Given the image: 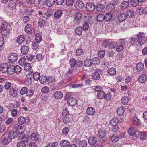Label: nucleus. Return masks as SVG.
Here are the masks:
<instances>
[{
    "label": "nucleus",
    "mask_w": 147,
    "mask_h": 147,
    "mask_svg": "<svg viewBox=\"0 0 147 147\" xmlns=\"http://www.w3.org/2000/svg\"><path fill=\"white\" fill-rule=\"evenodd\" d=\"M55 0H47L46 2V5L48 7L53 5L55 3Z\"/></svg>",
    "instance_id": "603ef678"
},
{
    "label": "nucleus",
    "mask_w": 147,
    "mask_h": 147,
    "mask_svg": "<svg viewBox=\"0 0 147 147\" xmlns=\"http://www.w3.org/2000/svg\"><path fill=\"white\" fill-rule=\"evenodd\" d=\"M24 68L26 71H28L30 70L31 69V64L29 63H27L24 65Z\"/></svg>",
    "instance_id": "13d9d810"
},
{
    "label": "nucleus",
    "mask_w": 147,
    "mask_h": 147,
    "mask_svg": "<svg viewBox=\"0 0 147 147\" xmlns=\"http://www.w3.org/2000/svg\"><path fill=\"white\" fill-rule=\"evenodd\" d=\"M121 102L124 105H127L129 101V99L126 96H123L121 99Z\"/></svg>",
    "instance_id": "37998d69"
},
{
    "label": "nucleus",
    "mask_w": 147,
    "mask_h": 147,
    "mask_svg": "<svg viewBox=\"0 0 147 147\" xmlns=\"http://www.w3.org/2000/svg\"><path fill=\"white\" fill-rule=\"evenodd\" d=\"M18 121L20 125H23L26 122V119L24 117L21 116L18 118Z\"/></svg>",
    "instance_id": "f704fd0d"
},
{
    "label": "nucleus",
    "mask_w": 147,
    "mask_h": 147,
    "mask_svg": "<svg viewBox=\"0 0 147 147\" xmlns=\"http://www.w3.org/2000/svg\"><path fill=\"white\" fill-rule=\"evenodd\" d=\"M100 70L99 69L97 70L92 75V77L94 80H98L100 78V75L99 72Z\"/></svg>",
    "instance_id": "5701e85b"
},
{
    "label": "nucleus",
    "mask_w": 147,
    "mask_h": 147,
    "mask_svg": "<svg viewBox=\"0 0 147 147\" xmlns=\"http://www.w3.org/2000/svg\"><path fill=\"white\" fill-rule=\"evenodd\" d=\"M147 80V76L144 74L141 75L139 77L138 81L140 82L144 83Z\"/></svg>",
    "instance_id": "ddd939ff"
},
{
    "label": "nucleus",
    "mask_w": 147,
    "mask_h": 147,
    "mask_svg": "<svg viewBox=\"0 0 147 147\" xmlns=\"http://www.w3.org/2000/svg\"><path fill=\"white\" fill-rule=\"evenodd\" d=\"M107 133L105 131L101 130L98 131L97 134V136L99 138V141L101 143L100 145L102 146L105 143L104 142L105 140Z\"/></svg>",
    "instance_id": "20e7f679"
},
{
    "label": "nucleus",
    "mask_w": 147,
    "mask_h": 147,
    "mask_svg": "<svg viewBox=\"0 0 147 147\" xmlns=\"http://www.w3.org/2000/svg\"><path fill=\"white\" fill-rule=\"evenodd\" d=\"M131 121L133 124L136 126L139 125L140 123L139 119L136 117H134L131 119Z\"/></svg>",
    "instance_id": "c85d7f7f"
},
{
    "label": "nucleus",
    "mask_w": 147,
    "mask_h": 147,
    "mask_svg": "<svg viewBox=\"0 0 147 147\" xmlns=\"http://www.w3.org/2000/svg\"><path fill=\"white\" fill-rule=\"evenodd\" d=\"M18 56L17 54L15 53H11L9 56V60L10 62L13 63L17 61Z\"/></svg>",
    "instance_id": "423d86ee"
},
{
    "label": "nucleus",
    "mask_w": 147,
    "mask_h": 147,
    "mask_svg": "<svg viewBox=\"0 0 147 147\" xmlns=\"http://www.w3.org/2000/svg\"><path fill=\"white\" fill-rule=\"evenodd\" d=\"M126 15L128 18H131L134 16V12L131 10H129L127 12Z\"/></svg>",
    "instance_id": "c03bdc74"
},
{
    "label": "nucleus",
    "mask_w": 147,
    "mask_h": 147,
    "mask_svg": "<svg viewBox=\"0 0 147 147\" xmlns=\"http://www.w3.org/2000/svg\"><path fill=\"white\" fill-rule=\"evenodd\" d=\"M95 6L94 3H88L86 4V7L88 11L92 12L95 9Z\"/></svg>",
    "instance_id": "0eeeda50"
},
{
    "label": "nucleus",
    "mask_w": 147,
    "mask_h": 147,
    "mask_svg": "<svg viewBox=\"0 0 147 147\" xmlns=\"http://www.w3.org/2000/svg\"><path fill=\"white\" fill-rule=\"evenodd\" d=\"M22 126L19 125L18 124H16L13 126V128L15 129L19 133L18 135L22 136L23 135V133L22 131Z\"/></svg>",
    "instance_id": "6e6552de"
},
{
    "label": "nucleus",
    "mask_w": 147,
    "mask_h": 147,
    "mask_svg": "<svg viewBox=\"0 0 147 147\" xmlns=\"http://www.w3.org/2000/svg\"><path fill=\"white\" fill-rule=\"evenodd\" d=\"M112 142H115L119 140V137L117 135H113L111 137Z\"/></svg>",
    "instance_id": "09e8293b"
},
{
    "label": "nucleus",
    "mask_w": 147,
    "mask_h": 147,
    "mask_svg": "<svg viewBox=\"0 0 147 147\" xmlns=\"http://www.w3.org/2000/svg\"><path fill=\"white\" fill-rule=\"evenodd\" d=\"M112 15L110 13H108L104 15L105 20L106 21H110Z\"/></svg>",
    "instance_id": "79ce46f5"
},
{
    "label": "nucleus",
    "mask_w": 147,
    "mask_h": 147,
    "mask_svg": "<svg viewBox=\"0 0 147 147\" xmlns=\"http://www.w3.org/2000/svg\"><path fill=\"white\" fill-rule=\"evenodd\" d=\"M124 108L123 107H121L117 109V113L118 115H121L124 113Z\"/></svg>",
    "instance_id": "c9c22d12"
},
{
    "label": "nucleus",
    "mask_w": 147,
    "mask_h": 147,
    "mask_svg": "<svg viewBox=\"0 0 147 147\" xmlns=\"http://www.w3.org/2000/svg\"><path fill=\"white\" fill-rule=\"evenodd\" d=\"M116 44L117 43L115 42L114 41H112L110 40V42L109 45V49L114 48L116 45Z\"/></svg>",
    "instance_id": "4d7b16f0"
},
{
    "label": "nucleus",
    "mask_w": 147,
    "mask_h": 147,
    "mask_svg": "<svg viewBox=\"0 0 147 147\" xmlns=\"http://www.w3.org/2000/svg\"><path fill=\"white\" fill-rule=\"evenodd\" d=\"M63 96V94L60 91H57L55 92L53 94L54 98L56 99H59L61 98Z\"/></svg>",
    "instance_id": "a211bd4d"
},
{
    "label": "nucleus",
    "mask_w": 147,
    "mask_h": 147,
    "mask_svg": "<svg viewBox=\"0 0 147 147\" xmlns=\"http://www.w3.org/2000/svg\"><path fill=\"white\" fill-rule=\"evenodd\" d=\"M119 120L116 118H114L111 119L110 121V123L111 125L113 126H116L118 124Z\"/></svg>",
    "instance_id": "4be33fe9"
},
{
    "label": "nucleus",
    "mask_w": 147,
    "mask_h": 147,
    "mask_svg": "<svg viewBox=\"0 0 147 147\" xmlns=\"http://www.w3.org/2000/svg\"><path fill=\"white\" fill-rule=\"evenodd\" d=\"M93 64L95 65H99L100 62V59L98 57H94L92 59Z\"/></svg>",
    "instance_id": "e433bc0d"
},
{
    "label": "nucleus",
    "mask_w": 147,
    "mask_h": 147,
    "mask_svg": "<svg viewBox=\"0 0 147 147\" xmlns=\"http://www.w3.org/2000/svg\"><path fill=\"white\" fill-rule=\"evenodd\" d=\"M123 46L122 45H118L116 47V50L118 52H121L123 50Z\"/></svg>",
    "instance_id": "774afa93"
},
{
    "label": "nucleus",
    "mask_w": 147,
    "mask_h": 147,
    "mask_svg": "<svg viewBox=\"0 0 147 147\" xmlns=\"http://www.w3.org/2000/svg\"><path fill=\"white\" fill-rule=\"evenodd\" d=\"M92 64V61L89 59H86L84 62V65L86 67H90Z\"/></svg>",
    "instance_id": "2f4dec72"
},
{
    "label": "nucleus",
    "mask_w": 147,
    "mask_h": 147,
    "mask_svg": "<svg viewBox=\"0 0 147 147\" xmlns=\"http://www.w3.org/2000/svg\"><path fill=\"white\" fill-rule=\"evenodd\" d=\"M60 145L61 147H69L70 142L67 140H63L60 142Z\"/></svg>",
    "instance_id": "f8f14e48"
},
{
    "label": "nucleus",
    "mask_w": 147,
    "mask_h": 147,
    "mask_svg": "<svg viewBox=\"0 0 147 147\" xmlns=\"http://www.w3.org/2000/svg\"><path fill=\"white\" fill-rule=\"evenodd\" d=\"M68 104L70 106H74L77 103L76 100L74 97L69 98L68 100Z\"/></svg>",
    "instance_id": "9b49d317"
},
{
    "label": "nucleus",
    "mask_w": 147,
    "mask_h": 147,
    "mask_svg": "<svg viewBox=\"0 0 147 147\" xmlns=\"http://www.w3.org/2000/svg\"><path fill=\"white\" fill-rule=\"evenodd\" d=\"M136 131L135 129L132 127L130 128L128 130V133L131 136H134L133 139L136 140L137 138V135L136 134Z\"/></svg>",
    "instance_id": "9d476101"
},
{
    "label": "nucleus",
    "mask_w": 147,
    "mask_h": 147,
    "mask_svg": "<svg viewBox=\"0 0 147 147\" xmlns=\"http://www.w3.org/2000/svg\"><path fill=\"white\" fill-rule=\"evenodd\" d=\"M84 4L82 1H78L75 4V6L78 9H81L83 7Z\"/></svg>",
    "instance_id": "b1692460"
},
{
    "label": "nucleus",
    "mask_w": 147,
    "mask_h": 147,
    "mask_svg": "<svg viewBox=\"0 0 147 147\" xmlns=\"http://www.w3.org/2000/svg\"><path fill=\"white\" fill-rule=\"evenodd\" d=\"M83 53V50L81 49H78L76 51V54L78 56L81 55Z\"/></svg>",
    "instance_id": "0e129e2a"
},
{
    "label": "nucleus",
    "mask_w": 147,
    "mask_h": 147,
    "mask_svg": "<svg viewBox=\"0 0 147 147\" xmlns=\"http://www.w3.org/2000/svg\"><path fill=\"white\" fill-rule=\"evenodd\" d=\"M34 93V91L32 90H28L27 89V92L26 93V95L30 97L32 96Z\"/></svg>",
    "instance_id": "680f3d73"
},
{
    "label": "nucleus",
    "mask_w": 147,
    "mask_h": 147,
    "mask_svg": "<svg viewBox=\"0 0 147 147\" xmlns=\"http://www.w3.org/2000/svg\"><path fill=\"white\" fill-rule=\"evenodd\" d=\"M21 68L20 66L19 65H16L15 67L14 73H18L21 71Z\"/></svg>",
    "instance_id": "338daca9"
},
{
    "label": "nucleus",
    "mask_w": 147,
    "mask_h": 147,
    "mask_svg": "<svg viewBox=\"0 0 147 147\" xmlns=\"http://www.w3.org/2000/svg\"><path fill=\"white\" fill-rule=\"evenodd\" d=\"M49 91V89L47 86H45L41 89V92L43 93H48Z\"/></svg>",
    "instance_id": "69168bd1"
},
{
    "label": "nucleus",
    "mask_w": 147,
    "mask_h": 147,
    "mask_svg": "<svg viewBox=\"0 0 147 147\" xmlns=\"http://www.w3.org/2000/svg\"><path fill=\"white\" fill-rule=\"evenodd\" d=\"M140 3L138 0H132L131 2V5L133 7H136Z\"/></svg>",
    "instance_id": "052dcab7"
},
{
    "label": "nucleus",
    "mask_w": 147,
    "mask_h": 147,
    "mask_svg": "<svg viewBox=\"0 0 147 147\" xmlns=\"http://www.w3.org/2000/svg\"><path fill=\"white\" fill-rule=\"evenodd\" d=\"M129 3L128 1H125L122 2L121 5L120 7L122 9H125L129 7Z\"/></svg>",
    "instance_id": "4468645a"
},
{
    "label": "nucleus",
    "mask_w": 147,
    "mask_h": 147,
    "mask_svg": "<svg viewBox=\"0 0 147 147\" xmlns=\"http://www.w3.org/2000/svg\"><path fill=\"white\" fill-rule=\"evenodd\" d=\"M140 138L142 140H144L146 139H147V135L143 133H140Z\"/></svg>",
    "instance_id": "e2e57ef3"
},
{
    "label": "nucleus",
    "mask_w": 147,
    "mask_h": 147,
    "mask_svg": "<svg viewBox=\"0 0 147 147\" xmlns=\"http://www.w3.org/2000/svg\"><path fill=\"white\" fill-rule=\"evenodd\" d=\"M115 7V5L114 3H110L108 4L106 6V8L110 11H111L114 10Z\"/></svg>",
    "instance_id": "aec40b11"
},
{
    "label": "nucleus",
    "mask_w": 147,
    "mask_h": 147,
    "mask_svg": "<svg viewBox=\"0 0 147 147\" xmlns=\"http://www.w3.org/2000/svg\"><path fill=\"white\" fill-rule=\"evenodd\" d=\"M62 13L63 12L61 10H57L54 13V18L56 19H58L61 16Z\"/></svg>",
    "instance_id": "393cba45"
},
{
    "label": "nucleus",
    "mask_w": 147,
    "mask_h": 147,
    "mask_svg": "<svg viewBox=\"0 0 147 147\" xmlns=\"http://www.w3.org/2000/svg\"><path fill=\"white\" fill-rule=\"evenodd\" d=\"M45 23L46 22L44 20L40 18L39 19L38 24V26L42 27L44 26Z\"/></svg>",
    "instance_id": "a18cd8bd"
},
{
    "label": "nucleus",
    "mask_w": 147,
    "mask_h": 147,
    "mask_svg": "<svg viewBox=\"0 0 147 147\" xmlns=\"http://www.w3.org/2000/svg\"><path fill=\"white\" fill-rule=\"evenodd\" d=\"M97 138L95 137H90L88 139V142L91 145L95 144L97 142Z\"/></svg>",
    "instance_id": "dca6fc26"
},
{
    "label": "nucleus",
    "mask_w": 147,
    "mask_h": 147,
    "mask_svg": "<svg viewBox=\"0 0 147 147\" xmlns=\"http://www.w3.org/2000/svg\"><path fill=\"white\" fill-rule=\"evenodd\" d=\"M127 16L126 15L123 13H120L118 16V19L119 21H123L126 18Z\"/></svg>",
    "instance_id": "4c0bfd02"
},
{
    "label": "nucleus",
    "mask_w": 147,
    "mask_h": 147,
    "mask_svg": "<svg viewBox=\"0 0 147 147\" xmlns=\"http://www.w3.org/2000/svg\"><path fill=\"white\" fill-rule=\"evenodd\" d=\"M25 31L28 33H30L32 31V26L30 24L27 25L25 27Z\"/></svg>",
    "instance_id": "a878e982"
},
{
    "label": "nucleus",
    "mask_w": 147,
    "mask_h": 147,
    "mask_svg": "<svg viewBox=\"0 0 147 147\" xmlns=\"http://www.w3.org/2000/svg\"><path fill=\"white\" fill-rule=\"evenodd\" d=\"M144 68L143 63H139L136 64V70L140 71H142Z\"/></svg>",
    "instance_id": "bb28decb"
},
{
    "label": "nucleus",
    "mask_w": 147,
    "mask_h": 147,
    "mask_svg": "<svg viewBox=\"0 0 147 147\" xmlns=\"http://www.w3.org/2000/svg\"><path fill=\"white\" fill-rule=\"evenodd\" d=\"M9 3V8L11 9H13L16 8V3L13 0H10Z\"/></svg>",
    "instance_id": "58836bf2"
},
{
    "label": "nucleus",
    "mask_w": 147,
    "mask_h": 147,
    "mask_svg": "<svg viewBox=\"0 0 147 147\" xmlns=\"http://www.w3.org/2000/svg\"><path fill=\"white\" fill-rule=\"evenodd\" d=\"M107 73L110 75H114L116 73L115 69L113 67L110 68L107 70Z\"/></svg>",
    "instance_id": "c756f323"
},
{
    "label": "nucleus",
    "mask_w": 147,
    "mask_h": 147,
    "mask_svg": "<svg viewBox=\"0 0 147 147\" xmlns=\"http://www.w3.org/2000/svg\"><path fill=\"white\" fill-rule=\"evenodd\" d=\"M105 7V6L104 5L99 3L96 5V9L97 11L101 12L103 11Z\"/></svg>",
    "instance_id": "412c9836"
},
{
    "label": "nucleus",
    "mask_w": 147,
    "mask_h": 147,
    "mask_svg": "<svg viewBox=\"0 0 147 147\" xmlns=\"http://www.w3.org/2000/svg\"><path fill=\"white\" fill-rule=\"evenodd\" d=\"M14 69L15 67L13 65H10L9 66H8L7 71L9 74H13L14 73Z\"/></svg>",
    "instance_id": "6ab92c4d"
},
{
    "label": "nucleus",
    "mask_w": 147,
    "mask_h": 147,
    "mask_svg": "<svg viewBox=\"0 0 147 147\" xmlns=\"http://www.w3.org/2000/svg\"><path fill=\"white\" fill-rule=\"evenodd\" d=\"M26 58L24 57L21 58L19 61V63L21 65H23L26 64Z\"/></svg>",
    "instance_id": "3c124183"
},
{
    "label": "nucleus",
    "mask_w": 147,
    "mask_h": 147,
    "mask_svg": "<svg viewBox=\"0 0 147 147\" xmlns=\"http://www.w3.org/2000/svg\"><path fill=\"white\" fill-rule=\"evenodd\" d=\"M74 17V19L73 21V24L74 26H78L80 23L82 15L80 13L78 12L75 13Z\"/></svg>",
    "instance_id": "39448f33"
},
{
    "label": "nucleus",
    "mask_w": 147,
    "mask_h": 147,
    "mask_svg": "<svg viewBox=\"0 0 147 147\" xmlns=\"http://www.w3.org/2000/svg\"><path fill=\"white\" fill-rule=\"evenodd\" d=\"M144 35L143 33H139L135 38L131 39V44L133 45L138 42L139 44L142 45L144 42Z\"/></svg>",
    "instance_id": "f257e3e1"
},
{
    "label": "nucleus",
    "mask_w": 147,
    "mask_h": 147,
    "mask_svg": "<svg viewBox=\"0 0 147 147\" xmlns=\"http://www.w3.org/2000/svg\"><path fill=\"white\" fill-rule=\"evenodd\" d=\"M1 29H5L9 28V26L8 24L5 22H1Z\"/></svg>",
    "instance_id": "bf43d9fd"
},
{
    "label": "nucleus",
    "mask_w": 147,
    "mask_h": 147,
    "mask_svg": "<svg viewBox=\"0 0 147 147\" xmlns=\"http://www.w3.org/2000/svg\"><path fill=\"white\" fill-rule=\"evenodd\" d=\"M31 139L33 140H37L39 138V136L36 133H33L31 135Z\"/></svg>",
    "instance_id": "6e6d98bb"
},
{
    "label": "nucleus",
    "mask_w": 147,
    "mask_h": 147,
    "mask_svg": "<svg viewBox=\"0 0 147 147\" xmlns=\"http://www.w3.org/2000/svg\"><path fill=\"white\" fill-rule=\"evenodd\" d=\"M104 19V15L102 14H99L97 16V20L98 22H100L103 21Z\"/></svg>",
    "instance_id": "a19ab883"
},
{
    "label": "nucleus",
    "mask_w": 147,
    "mask_h": 147,
    "mask_svg": "<svg viewBox=\"0 0 147 147\" xmlns=\"http://www.w3.org/2000/svg\"><path fill=\"white\" fill-rule=\"evenodd\" d=\"M9 95L12 96H15L17 94V92L13 89H11L9 91Z\"/></svg>",
    "instance_id": "864d4df0"
},
{
    "label": "nucleus",
    "mask_w": 147,
    "mask_h": 147,
    "mask_svg": "<svg viewBox=\"0 0 147 147\" xmlns=\"http://www.w3.org/2000/svg\"><path fill=\"white\" fill-rule=\"evenodd\" d=\"M8 65L6 63L0 64V72L2 73H5L7 71Z\"/></svg>",
    "instance_id": "1a4fd4ad"
},
{
    "label": "nucleus",
    "mask_w": 147,
    "mask_h": 147,
    "mask_svg": "<svg viewBox=\"0 0 147 147\" xmlns=\"http://www.w3.org/2000/svg\"><path fill=\"white\" fill-rule=\"evenodd\" d=\"M82 28L81 27H78L75 29V34L77 35H80L82 34Z\"/></svg>",
    "instance_id": "473e14b6"
},
{
    "label": "nucleus",
    "mask_w": 147,
    "mask_h": 147,
    "mask_svg": "<svg viewBox=\"0 0 147 147\" xmlns=\"http://www.w3.org/2000/svg\"><path fill=\"white\" fill-rule=\"evenodd\" d=\"M40 73L38 72H35L33 74V78L36 81L38 80L40 78Z\"/></svg>",
    "instance_id": "de8ad7c7"
},
{
    "label": "nucleus",
    "mask_w": 147,
    "mask_h": 147,
    "mask_svg": "<svg viewBox=\"0 0 147 147\" xmlns=\"http://www.w3.org/2000/svg\"><path fill=\"white\" fill-rule=\"evenodd\" d=\"M87 145V143L85 140L80 141L79 142V145L80 147H86Z\"/></svg>",
    "instance_id": "49530a36"
},
{
    "label": "nucleus",
    "mask_w": 147,
    "mask_h": 147,
    "mask_svg": "<svg viewBox=\"0 0 147 147\" xmlns=\"http://www.w3.org/2000/svg\"><path fill=\"white\" fill-rule=\"evenodd\" d=\"M24 39L25 38L23 35H19L16 41L18 44H21L24 41Z\"/></svg>",
    "instance_id": "ea45409f"
},
{
    "label": "nucleus",
    "mask_w": 147,
    "mask_h": 147,
    "mask_svg": "<svg viewBox=\"0 0 147 147\" xmlns=\"http://www.w3.org/2000/svg\"><path fill=\"white\" fill-rule=\"evenodd\" d=\"M136 10L137 12L140 14H142L144 11V8L143 6L138 7Z\"/></svg>",
    "instance_id": "8fccbe9b"
},
{
    "label": "nucleus",
    "mask_w": 147,
    "mask_h": 147,
    "mask_svg": "<svg viewBox=\"0 0 147 147\" xmlns=\"http://www.w3.org/2000/svg\"><path fill=\"white\" fill-rule=\"evenodd\" d=\"M69 64L71 68L74 69V68H78L82 66L83 62L80 60L76 61L74 58H72L69 60Z\"/></svg>",
    "instance_id": "f03ea898"
},
{
    "label": "nucleus",
    "mask_w": 147,
    "mask_h": 147,
    "mask_svg": "<svg viewBox=\"0 0 147 147\" xmlns=\"http://www.w3.org/2000/svg\"><path fill=\"white\" fill-rule=\"evenodd\" d=\"M69 64L71 68L74 69V68H78L82 66L83 62L80 60L76 61L74 58H72L69 60Z\"/></svg>",
    "instance_id": "7ed1b4c3"
},
{
    "label": "nucleus",
    "mask_w": 147,
    "mask_h": 147,
    "mask_svg": "<svg viewBox=\"0 0 147 147\" xmlns=\"http://www.w3.org/2000/svg\"><path fill=\"white\" fill-rule=\"evenodd\" d=\"M86 112L88 114L90 115H92L94 114L95 110L93 108L89 107L87 109Z\"/></svg>",
    "instance_id": "7c9ffc66"
},
{
    "label": "nucleus",
    "mask_w": 147,
    "mask_h": 147,
    "mask_svg": "<svg viewBox=\"0 0 147 147\" xmlns=\"http://www.w3.org/2000/svg\"><path fill=\"white\" fill-rule=\"evenodd\" d=\"M20 50L22 54L26 55L28 53L29 49L28 46L24 45L21 47Z\"/></svg>",
    "instance_id": "f3484780"
},
{
    "label": "nucleus",
    "mask_w": 147,
    "mask_h": 147,
    "mask_svg": "<svg viewBox=\"0 0 147 147\" xmlns=\"http://www.w3.org/2000/svg\"><path fill=\"white\" fill-rule=\"evenodd\" d=\"M105 95V92L102 90L98 92L97 94V96L99 99H102L104 98Z\"/></svg>",
    "instance_id": "72a5a7b5"
},
{
    "label": "nucleus",
    "mask_w": 147,
    "mask_h": 147,
    "mask_svg": "<svg viewBox=\"0 0 147 147\" xmlns=\"http://www.w3.org/2000/svg\"><path fill=\"white\" fill-rule=\"evenodd\" d=\"M18 136L17 132L15 131H11L8 134V138L10 139H12Z\"/></svg>",
    "instance_id": "2eb2a0df"
},
{
    "label": "nucleus",
    "mask_w": 147,
    "mask_h": 147,
    "mask_svg": "<svg viewBox=\"0 0 147 147\" xmlns=\"http://www.w3.org/2000/svg\"><path fill=\"white\" fill-rule=\"evenodd\" d=\"M35 42L39 43L42 40V38L41 35L39 34H37L35 36Z\"/></svg>",
    "instance_id": "5fc2aeb1"
},
{
    "label": "nucleus",
    "mask_w": 147,
    "mask_h": 147,
    "mask_svg": "<svg viewBox=\"0 0 147 147\" xmlns=\"http://www.w3.org/2000/svg\"><path fill=\"white\" fill-rule=\"evenodd\" d=\"M1 32L3 36H7L10 33V31L9 28L1 30Z\"/></svg>",
    "instance_id": "cd10ccee"
}]
</instances>
